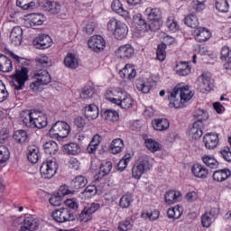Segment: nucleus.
<instances>
[{"label": "nucleus", "mask_w": 231, "mask_h": 231, "mask_svg": "<svg viewBox=\"0 0 231 231\" xmlns=\"http://www.w3.org/2000/svg\"><path fill=\"white\" fill-rule=\"evenodd\" d=\"M192 97H194V94H192V91H190V88L189 86H176L168 96L170 107L180 109L183 107V104L189 102Z\"/></svg>", "instance_id": "f257e3e1"}, {"label": "nucleus", "mask_w": 231, "mask_h": 231, "mask_svg": "<svg viewBox=\"0 0 231 231\" xmlns=\"http://www.w3.org/2000/svg\"><path fill=\"white\" fill-rule=\"evenodd\" d=\"M20 119L26 127L44 129L48 125V117L39 111L24 110L20 114Z\"/></svg>", "instance_id": "f03ea898"}, {"label": "nucleus", "mask_w": 231, "mask_h": 231, "mask_svg": "<svg viewBox=\"0 0 231 231\" xmlns=\"http://www.w3.org/2000/svg\"><path fill=\"white\" fill-rule=\"evenodd\" d=\"M107 30L111 32L118 41H122L127 37L129 29L127 25L116 18H111L107 23Z\"/></svg>", "instance_id": "7ed1b4c3"}, {"label": "nucleus", "mask_w": 231, "mask_h": 231, "mask_svg": "<svg viewBox=\"0 0 231 231\" xmlns=\"http://www.w3.org/2000/svg\"><path fill=\"white\" fill-rule=\"evenodd\" d=\"M71 133L69 125L64 121L56 122L49 130L51 138H68Z\"/></svg>", "instance_id": "20e7f679"}, {"label": "nucleus", "mask_w": 231, "mask_h": 231, "mask_svg": "<svg viewBox=\"0 0 231 231\" xmlns=\"http://www.w3.org/2000/svg\"><path fill=\"white\" fill-rule=\"evenodd\" d=\"M151 170V163L149 162V158L142 157L137 162L136 165L132 168V176L134 180H140L145 171Z\"/></svg>", "instance_id": "39448f33"}, {"label": "nucleus", "mask_w": 231, "mask_h": 231, "mask_svg": "<svg viewBox=\"0 0 231 231\" xmlns=\"http://www.w3.org/2000/svg\"><path fill=\"white\" fill-rule=\"evenodd\" d=\"M112 104H116L122 107V109H131L133 107V97L127 92L121 90L117 92L116 98L111 99Z\"/></svg>", "instance_id": "423d86ee"}, {"label": "nucleus", "mask_w": 231, "mask_h": 231, "mask_svg": "<svg viewBox=\"0 0 231 231\" xmlns=\"http://www.w3.org/2000/svg\"><path fill=\"white\" fill-rule=\"evenodd\" d=\"M59 164H57V162L53 160L42 162V164L40 167L42 178H44V180H51V178H53L55 174H57Z\"/></svg>", "instance_id": "0eeeda50"}, {"label": "nucleus", "mask_w": 231, "mask_h": 231, "mask_svg": "<svg viewBox=\"0 0 231 231\" xmlns=\"http://www.w3.org/2000/svg\"><path fill=\"white\" fill-rule=\"evenodd\" d=\"M29 71L28 68L25 67H23L20 70H16L13 75L14 89L21 91L24 88V84L30 79V76H28Z\"/></svg>", "instance_id": "6e6552de"}, {"label": "nucleus", "mask_w": 231, "mask_h": 231, "mask_svg": "<svg viewBox=\"0 0 231 231\" xmlns=\"http://www.w3.org/2000/svg\"><path fill=\"white\" fill-rule=\"evenodd\" d=\"M52 217L57 223H67L68 221H75V214L68 208H60L52 212Z\"/></svg>", "instance_id": "1a4fd4ad"}, {"label": "nucleus", "mask_w": 231, "mask_h": 231, "mask_svg": "<svg viewBox=\"0 0 231 231\" xmlns=\"http://www.w3.org/2000/svg\"><path fill=\"white\" fill-rule=\"evenodd\" d=\"M22 219L20 231H38L39 230V218L32 215H27L24 217H21Z\"/></svg>", "instance_id": "9d476101"}, {"label": "nucleus", "mask_w": 231, "mask_h": 231, "mask_svg": "<svg viewBox=\"0 0 231 231\" xmlns=\"http://www.w3.org/2000/svg\"><path fill=\"white\" fill-rule=\"evenodd\" d=\"M88 48L93 51H103L104 48H106V40L100 35L92 36L88 42Z\"/></svg>", "instance_id": "9b49d317"}, {"label": "nucleus", "mask_w": 231, "mask_h": 231, "mask_svg": "<svg viewBox=\"0 0 231 231\" xmlns=\"http://www.w3.org/2000/svg\"><path fill=\"white\" fill-rule=\"evenodd\" d=\"M203 143L208 151H214L219 144V135L217 134L209 133L204 135Z\"/></svg>", "instance_id": "f8f14e48"}, {"label": "nucleus", "mask_w": 231, "mask_h": 231, "mask_svg": "<svg viewBox=\"0 0 231 231\" xmlns=\"http://www.w3.org/2000/svg\"><path fill=\"white\" fill-rule=\"evenodd\" d=\"M33 45L38 50H46L51 46V37L48 34H40L33 40Z\"/></svg>", "instance_id": "ddd939ff"}, {"label": "nucleus", "mask_w": 231, "mask_h": 231, "mask_svg": "<svg viewBox=\"0 0 231 231\" xmlns=\"http://www.w3.org/2000/svg\"><path fill=\"white\" fill-rule=\"evenodd\" d=\"M134 26L137 32H149L151 25L147 23L142 14H137L133 17Z\"/></svg>", "instance_id": "4468645a"}, {"label": "nucleus", "mask_w": 231, "mask_h": 231, "mask_svg": "<svg viewBox=\"0 0 231 231\" xmlns=\"http://www.w3.org/2000/svg\"><path fill=\"white\" fill-rule=\"evenodd\" d=\"M116 55L119 59H131L134 55V48L131 44L122 45L117 49Z\"/></svg>", "instance_id": "2eb2a0df"}, {"label": "nucleus", "mask_w": 231, "mask_h": 231, "mask_svg": "<svg viewBox=\"0 0 231 231\" xmlns=\"http://www.w3.org/2000/svg\"><path fill=\"white\" fill-rule=\"evenodd\" d=\"M193 33L198 42H207L212 37V32L205 27H198Z\"/></svg>", "instance_id": "dca6fc26"}, {"label": "nucleus", "mask_w": 231, "mask_h": 231, "mask_svg": "<svg viewBox=\"0 0 231 231\" xmlns=\"http://www.w3.org/2000/svg\"><path fill=\"white\" fill-rule=\"evenodd\" d=\"M191 172L195 178H199L200 180H206L208 178V169L200 163H195L191 167Z\"/></svg>", "instance_id": "f3484780"}, {"label": "nucleus", "mask_w": 231, "mask_h": 231, "mask_svg": "<svg viewBox=\"0 0 231 231\" xmlns=\"http://www.w3.org/2000/svg\"><path fill=\"white\" fill-rule=\"evenodd\" d=\"M42 6L45 12H49V14H51L52 15H57V14H60L62 8L60 3L50 0H46Z\"/></svg>", "instance_id": "a211bd4d"}, {"label": "nucleus", "mask_w": 231, "mask_h": 231, "mask_svg": "<svg viewBox=\"0 0 231 231\" xmlns=\"http://www.w3.org/2000/svg\"><path fill=\"white\" fill-rule=\"evenodd\" d=\"M10 42L14 46H21V42H23V29L21 27L13 28L10 33Z\"/></svg>", "instance_id": "6ab92c4d"}, {"label": "nucleus", "mask_w": 231, "mask_h": 231, "mask_svg": "<svg viewBox=\"0 0 231 231\" xmlns=\"http://www.w3.org/2000/svg\"><path fill=\"white\" fill-rule=\"evenodd\" d=\"M189 136H190L192 140H199V138L203 136V123L195 122L189 130Z\"/></svg>", "instance_id": "aec40b11"}, {"label": "nucleus", "mask_w": 231, "mask_h": 231, "mask_svg": "<svg viewBox=\"0 0 231 231\" xmlns=\"http://www.w3.org/2000/svg\"><path fill=\"white\" fill-rule=\"evenodd\" d=\"M33 79L39 80L43 86H47L51 82V76H50V72L46 69H39L34 71Z\"/></svg>", "instance_id": "412c9836"}, {"label": "nucleus", "mask_w": 231, "mask_h": 231, "mask_svg": "<svg viewBox=\"0 0 231 231\" xmlns=\"http://www.w3.org/2000/svg\"><path fill=\"white\" fill-rule=\"evenodd\" d=\"M41 158V152H39V147L37 145H29L27 147V160L31 163H37Z\"/></svg>", "instance_id": "4be33fe9"}, {"label": "nucleus", "mask_w": 231, "mask_h": 231, "mask_svg": "<svg viewBox=\"0 0 231 231\" xmlns=\"http://www.w3.org/2000/svg\"><path fill=\"white\" fill-rule=\"evenodd\" d=\"M191 70L192 69L187 61H180L175 67V71L180 77H187V75H190Z\"/></svg>", "instance_id": "5701e85b"}, {"label": "nucleus", "mask_w": 231, "mask_h": 231, "mask_svg": "<svg viewBox=\"0 0 231 231\" xmlns=\"http://www.w3.org/2000/svg\"><path fill=\"white\" fill-rule=\"evenodd\" d=\"M98 115H100V112L97 105L90 104L85 106V116L88 120H97L98 118Z\"/></svg>", "instance_id": "b1692460"}, {"label": "nucleus", "mask_w": 231, "mask_h": 231, "mask_svg": "<svg viewBox=\"0 0 231 231\" xmlns=\"http://www.w3.org/2000/svg\"><path fill=\"white\" fill-rule=\"evenodd\" d=\"M111 171H113V162H103L99 167L98 173L96 175V180H102L103 178H106V176L109 175Z\"/></svg>", "instance_id": "393cba45"}, {"label": "nucleus", "mask_w": 231, "mask_h": 231, "mask_svg": "<svg viewBox=\"0 0 231 231\" xmlns=\"http://www.w3.org/2000/svg\"><path fill=\"white\" fill-rule=\"evenodd\" d=\"M210 80V76L207 74H202L199 77L198 82L201 91H210L212 89V82Z\"/></svg>", "instance_id": "a878e982"}, {"label": "nucleus", "mask_w": 231, "mask_h": 231, "mask_svg": "<svg viewBox=\"0 0 231 231\" xmlns=\"http://www.w3.org/2000/svg\"><path fill=\"white\" fill-rule=\"evenodd\" d=\"M14 69V65H12V60L8 57L0 54V71L3 73H10Z\"/></svg>", "instance_id": "bb28decb"}, {"label": "nucleus", "mask_w": 231, "mask_h": 231, "mask_svg": "<svg viewBox=\"0 0 231 231\" xmlns=\"http://www.w3.org/2000/svg\"><path fill=\"white\" fill-rule=\"evenodd\" d=\"M111 8L114 12H116V14H119L121 17H124L125 19H129V12L124 9V6L122 5V2H120V0H114L112 2Z\"/></svg>", "instance_id": "cd10ccee"}, {"label": "nucleus", "mask_w": 231, "mask_h": 231, "mask_svg": "<svg viewBox=\"0 0 231 231\" xmlns=\"http://www.w3.org/2000/svg\"><path fill=\"white\" fill-rule=\"evenodd\" d=\"M120 77L123 79H128V80H133L136 77V69L134 66L126 64L125 68L119 72Z\"/></svg>", "instance_id": "c85d7f7f"}, {"label": "nucleus", "mask_w": 231, "mask_h": 231, "mask_svg": "<svg viewBox=\"0 0 231 231\" xmlns=\"http://www.w3.org/2000/svg\"><path fill=\"white\" fill-rule=\"evenodd\" d=\"M229 176H231V171L228 168H225L222 170H218L214 171L213 173V180L214 181H226V180H228Z\"/></svg>", "instance_id": "c756f323"}, {"label": "nucleus", "mask_w": 231, "mask_h": 231, "mask_svg": "<svg viewBox=\"0 0 231 231\" xmlns=\"http://www.w3.org/2000/svg\"><path fill=\"white\" fill-rule=\"evenodd\" d=\"M144 14L149 19V21H160L162 19V11L158 8L148 7L144 11Z\"/></svg>", "instance_id": "7c9ffc66"}, {"label": "nucleus", "mask_w": 231, "mask_h": 231, "mask_svg": "<svg viewBox=\"0 0 231 231\" xmlns=\"http://www.w3.org/2000/svg\"><path fill=\"white\" fill-rule=\"evenodd\" d=\"M181 198V192L176 190H169L165 194V203L167 205H174V203H178V199Z\"/></svg>", "instance_id": "2f4dec72"}, {"label": "nucleus", "mask_w": 231, "mask_h": 231, "mask_svg": "<svg viewBox=\"0 0 231 231\" xmlns=\"http://www.w3.org/2000/svg\"><path fill=\"white\" fill-rule=\"evenodd\" d=\"M13 138L15 140V142H17V143H28V142H30L28 133L24 130L15 131L14 133Z\"/></svg>", "instance_id": "473e14b6"}, {"label": "nucleus", "mask_w": 231, "mask_h": 231, "mask_svg": "<svg viewBox=\"0 0 231 231\" xmlns=\"http://www.w3.org/2000/svg\"><path fill=\"white\" fill-rule=\"evenodd\" d=\"M64 64L67 68H70V69H77L79 68V60L73 53H68L64 59Z\"/></svg>", "instance_id": "72a5a7b5"}, {"label": "nucleus", "mask_w": 231, "mask_h": 231, "mask_svg": "<svg viewBox=\"0 0 231 231\" xmlns=\"http://www.w3.org/2000/svg\"><path fill=\"white\" fill-rule=\"evenodd\" d=\"M112 154H120L124 151V140L121 138L114 139L110 145Z\"/></svg>", "instance_id": "f704fd0d"}, {"label": "nucleus", "mask_w": 231, "mask_h": 231, "mask_svg": "<svg viewBox=\"0 0 231 231\" xmlns=\"http://www.w3.org/2000/svg\"><path fill=\"white\" fill-rule=\"evenodd\" d=\"M152 125L155 131H167L171 125L167 119H155Z\"/></svg>", "instance_id": "c9c22d12"}, {"label": "nucleus", "mask_w": 231, "mask_h": 231, "mask_svg": "<svg viewBox=\"0 0 231 231\" xmlns=\"http://www.w3.org/2000/svg\"><path fill=\"white\" fill-rule=\"evenodd\" d=\"M43 150L46 154L53 156V154L59 152V144L54 141H49L43 144Z\"/></svg>", "instance_id": "e433bc0d"}, {"label": "nucleus", "mask_w": 231, "mask_h": 231, "mask_svg": "<svg viewBox=\"0 0 231 231\" xmlns=\"http://www.w3.org/2000/svg\"><path fill=\"white\" fill-rule=\"evenodd\" d=\"M88 185V179L84 176H78L71 181V188L74 190H79V189H84Z\"/></svg>", "instance_id": "4c0bfd02"}, {"label": "nucleus", "mask_w": 231, "mask_h": 231, "mask_svg": "<svg viewBox=\"0 0 231 231\" xmlns=\"http://www.w3.org/2000/svg\"><path fill=\"white\" fill-rule=\"evenodd\" d=\"M101 116L107 122H118V112L115 110L101 111Z\"/></svg>", "instance_id": "58836bf2"}, {"label": "nucleus", "mask_w": 231, "mask_h": 231, "mask_svg": "<svg viewBox=\"0 0 231 231\" xmlns=\"http://www.w3.org/2000/svg\"><path fill=\"white\" fill-rule=\"evenodd\" d=\"M135 86L141 93H149L151 89H152V86L149 81H144L143 79H137L135 82Z\"/></svg>", "instance_id": "ea45409f"}, {"label": "nucleus", "mask_w": 231, "mask_h": 231, "mask_svg": "<svg viewBox=\"0 0 231 231\" xmlns=\"http://www.w3.org/2000/svg\"><path fill=\"white\" fill-rule=\"evenodd\" d=\"M167 214L170 219H180L183 214V208L175 206L171 208H169Z\"/></svg>", "instance_id": "a19ab883"}, {"label": "nucleus", "mask_w": 231, "mask_h": 231, "mask_svg": "<svg viewBox=\"0 0 231 231\" xmlns=\"http://www.w3.org/2000/svg\"><path fill=\"white\" fill-rule=\"evenodd\" d=\"M144 143L151 152H158V151H162V145H160V143L156 142L154 139H145Z\"/></svg>", "instance_id": "79ce46f5"}, {"label": "nucleus", "mask_w": 231, "mask_h": 231, "mask_svg": "<svg viewBox=\"0 0 231 231\" xmlns=\"http://www.w3.org/2000/svg\"><path fill=\"white\" fill-rule=\"evenodd\" d=\"M214 219V213L212 211L206 212L201 216V224L205 228H210Z\"/></svg>", "instance_id": "37998d69"}, {"label": "nucleus", "mask_w": 231, "mask_h": 231, "mask_svg": "<svg viewBox=\"0 0 231 231\" xmlns=\"http://www.w3.org/2000/svg\"><path fill=\"white\" fill-rule=\"evenodd\" d=\"M185 24L188 25L189 28L198 30V28H199V21L198 20V16H196L195 14H189L186 16Z\"/></svg>", "instance_id": "c03bdc74"}, {"label": "nucleus", "mask_w": 231, "mask_h": 231, "mask_svg": "<svg viewBox=\"0 0 231 231\" xmlns=\"http://www.w3.org/2000/svg\"><path fill=\"white\" fill-rule=\"evenodd\" d=\"M202 162L207 167H209V169H217V167H219L217 160L210 155H204L202 157Z\"/></svg>", "instance_id": "a18cd8bd"}, {"label": "nucleus", "mask_w": 231, "mask_h": 231, "mask_svg": "<svg viewBox=\"0 0 231 231\" xmlns=\"http://www.w3.org/2000/svg\"><path fill=\"white\" fill-rule=\"evenodd\" d=\"M35 60L38 68H50L51 66V60L46 55L38 56Z\"/></svg>", "instance_id": "49530a36"}, {"label": "nucleus", "mask_w": 231, "mask_h": 231, "mask_svg": "<svg viewBox=\"0 0 231 231\" xmlns=\"http://www.w3.org/2000/svg\"><path fill=\"white\" fill-rule=\"evenodd\" d=\"M64 151L67 154H72L75 156L80 152V146L75 143H70L64 145Z\"/></svg>", "instance_id": "de8ad7c7"}, {"label": "nucleus", "mask_w": 231, "mask_h": 231, "mask_svg": "<svg viewBox=\"0 0 231 231\" xmlns=\"http://www.w3.org/2000/svg\"><path fill=\"white\" fill-rule=\"evenodd\" d=\"M165 50H167V44L161 43L158 45L156 51L157 60H160L161 62H163V60H165V58L167 57V52L165 51Z\"/></svg>", "instance_id": "09e8293b"}, {"label": "nucleus", "mask_w": 231, "mask_h": 231, "mask_svg": "<svg viewBox=\"0 0 231 231\" xmlns=\"http://www.w3.org/2000/svg\"><path fill=\"white\" fill-rule=\"evenodd\" d=\"M133 201H134L133 195L131 194L123 195L119 200V207L121 208H129Z\"/></svg>", "instance_id": "8fccbe9b"}, {"label": "nucleus", "mask_w": 231, "mask_h": 231, "mask_svg": "<svg viewBox=\"0 0 231 231\" xmlns=\"http://www.w3.org/2000/svg\"><path fill=\"white\" fill-rule=\"evenodd\" d=\"M16 5L23 10H33L35 8V2L32 0H17Z\"/></svg>", "instance_id": "3c124183"}, {"label": "nucleus", "mask_w": 231, "mask_h": 231, "mask_svg": "<svg viewBox=\"0 0 231 231\" xmlns=\"http://www.w3.org/2000/svg\"><path fill=\"white\" fill-rule=\"evenodd\" d=\"M166 26L170 32H173V33H176L178 30H180V25L178 24V22L174 19V16H169L166 21Z\"/></svg>", "instance_id": "603ef678"}, {"label": "nucleus", "mask_w": 231, "mask_h": 231, "mask_svg": "<svg viewBox=\"0 0 231 231\" xmlns=\"http://www.w3.org/2000/svg\"><path fill=\"white\" fill-rule=\"evenodd\" d=\"M215 6L218 12H222L224 14H226V12H228V8H230L228 1L226 0H215Z\"/></svg>", "instance_id": "864d4df0"}, {"label": "nucleus", "mask_w": 231, "mask_h": 231, "mask_svg": "<svg viewBox=\"0 0 231 231\" xmlns=\"http://www.w3.org/2000/svg\"><path fill=\"white\" fill-rule=\"evenodd\" d=\"M10 160V151L5 145H0V163H6Z\"/></svg>", "instance_id": "5fc2aeb1"}, {"label": "nucleus", "mask_w": 231, "mask_h": 231, "mask_svg": "<svg viewBox=\"0 0 231 231\" xmlns=\"http://www.w3.org/2000/svg\"><path fill=\"white\" fill-rule=\"evenodd\" d=\"M45 18L42 14H33L31 19V26H42L44 23Z\"/></svg>", "instance_id": "6e6d98bb"}, {"label": "nucleus", "mask_w": 231, "mask_h": 231, "mask_svg": "<svg viewBox=\"0 0 231 231\" xmlns=\"http://www.w3.org/2000/svg\"><path fill=\"white\" fill-rule=\"evenodd\" d=\"M221 60H225L227 64L231 63V49L228 46H224L221 50Z\"/></svg>", "instance_id": "4d7b16f0"}, {"label": "nucleus", "mask_w": 231, "mask_h": 231, "mask_svg": "<svg viewBox=\"0 0 231 231\" xmlns=\"http://www.w3.org/2000/svg\"><path fill=\"white\" fill-rule=\"evenodd\" d=\"M194 117L197 119L195 122H203L208 120V113L205 110L199 109L194 113Z\"/></svg>", "instance_id": "13d9d810"}, {"label": "nucleus", "mask_w": 231, "mask_h": 231, "mask_svg": "<svg viewBox=\"0 0 231 231\" xmlns=\"http://www.w3.org/2000/svg\"><path fill=\"white\" fill-rule=\"evenodd\" d=\"M75 192V189L71 187L69 188L68 185H62L58 189V194L64 198V196H69V194H73Z\"/></svg>", "instance_id": "bf43d9fd"}, {"label": "nucleus", "mask_w": 231, "mask_h": 231, "mask_svg": "<svg viewBox=\"0 0 231 231\" xmlns=\"http://www.w3.org/2000/svg\"><path fill=\"white\" fill-rule=\"evenodd\" d=\"M131 162V155L126 154L123 159L119 161L117 163V169L122 172L125 171V168L127 167V164Z\"/></svg>", "instance_id": "052dcab7"}, {"label": "nucleus", "mask_w": 231, "mask_h": 231, "mask_svg": "<svg viewBox=\"0 0 231 231\" xmlns=\"http://www.w3.org/2000/svg\"><path fill=\"white\" fill-rule=\"evenodd\" d=\"M133 228V220L132 219H125L119 223L118 230L119 231H127Z\"/></svg>", "instance_id": "680f3d73"}, {"label": "nucleus", "mask_w": 231, "mask_h": 231, "mask_svg": "<svg viewBox=\"0 0 231 231\" xmlns=\"http://www.w3.org/2000/svg\"><path fill=\"white\" fill-rule=\"evenodd\" d=\"M97 192V186L89 185L86 187L82 194L83 196H85V198H93V196H96Z\"/></svg>", "instance_id": "e2e57ef3"}, {"label": "nucleus", "mask_w": 231, "mask_h": 231, "mask_svg": "<svg viewBox=\"0 0 231 231\" xmlns=\"http://www.w3.org/2000/svg\"><path fill=\"white\" fill-rule=\"evenodd\" d=\"M49 203L52 207H60L62 204V198L58 193H55L49 199Z\"/></svg>", "instance_id": "0e129e2a"}, {"label": "nucleus", "mask_w": 231, "mask_h": 231, "mask_svg": "<svg viewBox=\"0 0 231 231\" xmlns=\"http://www.w3.org/2000/svg\"><path fill=\"white\" fill-rule=\"evenodd\" d=\"M8 91L6 90V87L5 86V83H3L2 80H0V104L5 102L6 98H8Z\"/></svg>", "instance_id": "69168bd1"}, {"label": "nucleus", "mask_w": 231, "mask_h": 231, "mask_svg": "<svg viewBox=\"0 0 231 231\" xmlns=\"http://www.w3.org/2000/svg\"><path fill=\"white\" fill-rule=\"evenodd\" d=\"M94 90L91 87H85L83 88L81 93H80V97L81 98H91L94 95Z\"/></svg>", "instance_id": "338daca9"}, {"label": "nucleus", "mask_w": 231, "mask_h": 231, "mask_svg": "<svg viewBox=\"0 0 231 231\" xmlns=\"http://www.w3.org/2000/svg\"><path fill=\"white\" fill-rule=\"evenodd\" d=\"M220 154L222 158L226 161L230 162H231V151L230 147L224 146L223 149L220 150Z\"/></svg>", "instance_id": "774afa93"}]
</instances>
